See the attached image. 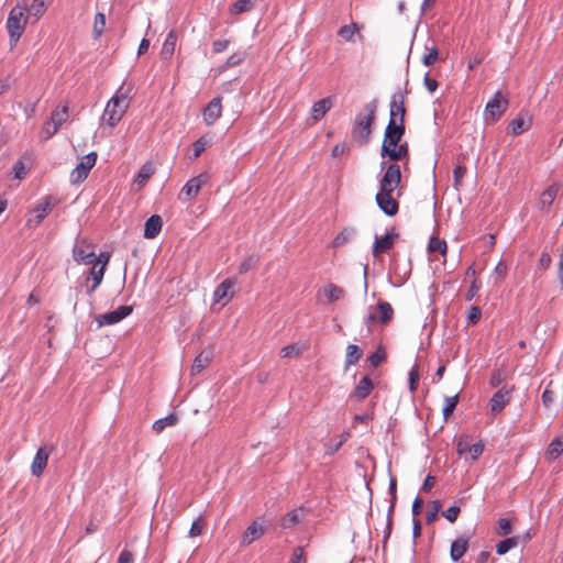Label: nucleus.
I'll use <instances>...</instances> for the list:
<instances>
[{
  "mask_svg": "<svg viewBox=\"0 0 563 563\" xmlns=\"http://www.w3.org/2000/svg\"><path fill=\"white\" fill-rule=\"evenodd\" d=\"M132 85L122 84L114 96L108 101L102 120L111 128H114L123 118L130 106V93Z\"/></svg>",
  "mask_w": 563,
  "mask_h": 563,
  "instance_id": "nucleus-1",
  "label": "nucleus"
},
{
  "mask_svg": "<svg viewBox=\"0 0 563 563\" xmlns=\"http://www.w3.org/2000/svg\"><path fill=\"white\" fill-rule=\"evenodd\" d=\"M364 113L356 114L352 124V137L361 145L369 142L372 128L376 119L377 100L374 99L364 106Z\"/></svg>",
  "mask_w": 563,
  "mask_h": 563,
  "instance_id": "nucleus-2",
  "label": "nucleus"
},
{
  "mask_svg": "<svg viewBox=\"0 0 563 563\" xmlns=\"http://www.w3.org/2000/svg\"><path fill=\"white\" fill-rule=\"evenodd\" d=\"M25 8L14 7L7 20V30L9 33L10 45L13 47L19 42L26 25V18L24 16Z\"/></svg>",
  "mask_w": 563,
  "mask_h": 563,
  "instance_id": "nucleus-3",
  "label": "nucleus"
},
{
  "mask_svg": "<svg viewBox=\"0 0 563 563\" xmlns=\"http://www.w3.org/2000/svg\"><path fill=\"white\" fill-rule=\"evenodd\" d=\"M380 169L385 170L378 181V190L395 191L401 183V170L397 163H380Z\"/></svg>",
  "mask_w": 563,
  "mask_h": 563,
  "instance_id": "nucleus-4",
  "label": "nucleus"
},
{
  "mask_svg": "<svg viewBox=\"0 0 563 563\" xmlns=\"http://www.w3.org/2000/svg\"><path fill=\"white\" fill-rule=\"evenodd\" d=\"M345 295L346 291L343 287L328 283L317 290L316 300L318 303L327 306L342 300Z\"/></svg>",
  "mask_w": 563,
  "mask_h": 563,
  "instance_id": "nucleus-5",
  "label": "nucleus"
},
{
  "mask_svg": "<svg viewBox=\"0 0 563 563\" xmlns=\"http://www.w3.org/2000/svg\"><path fill=\"white\" fill-rule=\"evenodd\" d=\"M98 155L96 152H90L82 156L79 164L70 173L71 184H81L89 175L91 168L96 165Z\"/></svg>",
  "mask_w": 563,
  "mask_h": 563,
  "instance_id": "nucleus-6",
  "label": "nucleus"
},
{
  "mask_svg": "<svg viewBox=\"0 0 563 563\" xmlns=\"http://www.w3.org/2000/svg\"><path fill=\"white\" fill-rule=\"evenodd\" d=\"M508 104V99L501 97L500 92H497L495 97L486 104L485 120L496 122L506 112Z\"/></svg>",
  "mask_w": 563,
  "mask_h": 563,
  "instance_id": "nucleus-7",
  "label": "nucleus"
},
{
  "mask_svg": "<svg viewBox=\"0 0 563 563\" xmlns=\"http://www.w3.org/2000/svg\"><path fill=\"white\" fill-rule=\"evenodd\" d=\"M210 179L208 173H201L196 177L190 178L181 188L179 199L181 201H189L196 197L203 185Z\"/></svg>",
  "mask_w": 563,
  "mask_h": 563,
  "instance_id": "nucleus-8",
  "label": "nucleus"
},
{
  "mask_svg": "<svg viewBox=\"0 0 563 563\" xmlns=\"http://www.w3.org/2000/svg\"><path fill=\"white\" fill-rule=\"evenodd\" d=\"M405 124L389 120L385 129V135L380 150H384L385 147L390 148L397 146L400 143L402 136L405 135Z\"/></svg>",
  "mask_w": 563,
  "mask_h": 563,
  "instance_id": "nucleus-9",
  "label": "nucleus"
},
{
  "mask_svg": "<svg viewBox=\"0 0 563 563\" xmlns=\"http://www.w3.org/2000/svg\"><path fill=\"white\" fill-rule=\"evenodd\" d=\"M73 257L78 263L91 264L95 261V246L86 239H77L73 249Z\"/></svg>",
  "mask_w": 563,
  "mask_h": 563,
  "instance_id": "nucleus-10",
  "label": "nucleus"
},
{
  "mask_svg": "<svg viewBox=\"0 0 563 563\" xmlns=\"http://www.w3.org/2000/svg\"><path fill=\"white\" fill-rule=\"evenodd\" d=\"M53 450L54 446L48 444L38 448L31 464V473L33 476L40 477L44 473Z\"/></svg>",
  "mask_w": 563,
  "mask_h": 563,
  "instance_id": "nucleus-11",
  "label": "nucleus"
},
{
  "mask_svg": "<svg viewBox=\"0 0 563 563\" xmlns=\"http://www.w3.org/2000/svg\"><path fill=\"white\" fill-rule=\"evenodd\" d=\"M405 93L401 90H398L393 95L389 103V120L405 124Z\"/></svg>",
  "mask_w": 563,
  "mask_h": 563,
  "instance_id": "nucleus-12",
  "label": "nucleus"
},
{
  "mask_svg": "<svg viewBox=\"0 0 563 563\" xmlns=\"http://www.w3.org/2000/svg\"><path fill=\"white\" fill-rule=\"evenodd\" d=\"M394 191L378 190L375 200L379 209L388 217H394L398 213L399 203L393 197Z\"/></svg>",
  "mask_w": 563,
  "mask_h": 563,
  "instance_id": "nucleus-13",
  "label": "nucleus"
},
{
  "mask_svg": "<svg viewBox=\"0 0 563 563\" xmlns=\"http://www.w3.org/2000/svg\"><path fill=\"white\" fill-rule=\"evenodd\" d=\"M58 203L59 200L57 198L53 196H46L44 200L33 209L35 217L34 219H29L27 223L31 224L34 222V227H37L42 223L47 213L51 212Z\"/></svg>",
  "mask_w": 563,
  "mask_h": 563,
  "instance_id": "nucleus-14",
  "label": "nucleus"
},
{
  "mask_svg": "<svg viewBox=\"0 0 563 563\" xmlns=\"http://www.w3.org/2000/svg\"><path fill=\"white\" fill-rule=\"evenodd\" d=\"M380 156L383 158L388 157L391 163H397L399 161H405V165L409 162V145L407 142L399 143L395 147L380 150Z\"/></svg>",
  "mask_w": 563,
  "mask_h": 563,
  "instance_id": "nucleus-15",
  "label": "nucleus"
},
{
  "mask_svg": "<svg viewBox=\"0 0 563 563\" xmlns=\"http://www.w3.org/2000/svg\"><path fill=\"white\" fill-rule=\"evenodd\" d=\"M397 238L398 233L395 232V228L387 232L383 238L376 235L372 249L373 255L377 256L382 253L388 252L394 246Z\"/></svg>",
  "mask_w": 563,
  "mask_h": 563,
  "instance_id": "nucleus-16",
  "label": "nucleus"
},
{
  "mask_svg": "<svg viewBox=\"0 0 563 563\" xmlns=\"http://www.w3.org/2000/svg\"><path fill=\"white\" fill-rule=\"evenodd\" d=\"M222 114V99L221 97H214L205 107L202 115L203 121L207 125H212Z\"/></svg>",
  "mask_w": 563,
  "mask_h": 563,
  "instance_id": "nucleus-17",
  "label": "nucleus"
},
{
  "mask_svg": "<svg viewBox=\"0 0 563 563\" xmlns=\"http://www.w3.org/2000/svg\"><path fill=\"white\" fill-rule=\"evenodd\" d=\"M234 282L232 279H224L214 290L213 299L216 303L224 306L234 295Z\"/></svg>",
  "mask_w": 563,
  "mask_h": 563,
  "instance_id": "nucleus-18",
  "label": "nucleus"
},
{
  "mask_svg": "<svg viewBox=\"0 0 563 563\" xmlns=\"http://www.w3.org/2000/svg\"><path fill=\"white\" fill-rule=\"evenodd\" d=\"M510 389L501 388L493 395L489 401V409L493 415L499 413L504 410L510 400Z\"/></svg>",
  "mask_w": 563,
  "mask_h": 563,
  "instance_id": "nucleus-19",
  "label": "nucleus"
},
{
  "mask_svg": "<svg viewBox=\"0 0 563 563\" xmlns=\"http://www.w3.org/2000/svg\"><path fill=\"white\" fill-rule=\"evenodd\" d=\"M373 388V380L368 376H364L350 394V398L362 401L372 393Z\"/></svg>",
  "mask_w": 563,
  "mask_h": 563,
  "instance_id": "nucleus-20",
  "label": "nucleus"
},
{
  "mask_svg": "<svg viewBox=\"0 0 563 563\" xmlns=\"http://www.w3.org/2000/svg\"><path fill=\"white\" fill-rule=\"evenodd\" d=\"M91 264L92 266L89 271V276L87 277V289L89 292L95 291L101 284L106 271L104 264L100 265L97 264V262Z\"/></svg>",
  "mask_w": 563,
  "mask_h": 563,
  "instance_id": "nucleus-21",
  "label": "nucleus"
},
{
  "mask_svg": "<svg viewBox=\"0 0 563 563\" xmlns=\"http://www.w3.org/2000/svg\"><path fill=\"white\" fill-rule=\"evenodd\" d=\"M213 358V351L211 349L202 350L194 360L191 366V375L200 374L205 368H207Z\"/></svg>",
  "mask_w": 563,
  "mask_h": 563,
  "instance_id": "nucleus-22",
  "label": "nucleus"
},
{
  "mask_svg": "<svg viewBox=\"0 0 563 563\" xmlns=\"http://www.w3.org/2000/svg\"><path fill=\"white\" fill-rule=\"evenodd\" d=\"M162 227H163V220H162L161 216H158V214L151 216L144 224V233H143L144 238L145 239L156 238L159 234Z\"/></svg>",
  "mask_w": 563,
  "mask_h": 563,
  "instance_id": "nucleus-23",
  "label": "nucleus"
},
{
  "mask_svg": "<svg viewBox=\"0 0 563 563\" xmlns=\"http://www.w3.org/2000/svg\"><path fill=\"white\" fill-rule=\"evenodd\" d=\"M559 189L560 187L558 184H552L542 191L538 203L541 210L548 211L551 208L554 199L558 196Z\"/></svg>",
  "mask_w": 563,
  "mask_h": 563,
  "instance_id": "nucleus-24",
  "label": "nucleus"
},
{
  "mask_svg": "<svg viewBox=\"0 0 563 563\" xmlns=\"http://www.w3.org/2000/svg\"><path fill=\"white\" fill-rule=\"evenodd\" d=\"M264 532V527L257 521H253L243 532L242 543L249 545L255 540L260 539Z\"/></svg>",
  "mask_w": 563,
  "mask_h": 563,
  "instance_id": "nucleus-25",
  "label": "nucleus"
},
{
  "mask_svg": "<svg viewBox=\"0 0 563 563\" xmlns=\"http://www.w3.org/2000/svg\"><path fill=\"white\" fill-rule=\"evenodd\" d=\"M439 60V49L433 40H428L424 44V54L422 56V64L424 66H432Z\"/></svg>",
  "mask_w": 563,
  "mask_h": 563,
  "instance_id": "nucleus-26",
  "label": "nucleus"
},
{
  "mask_svg": "<svg viewBox=\"0 0 563 563\" xmlns=\"http://www.w3.org/2000/svg\"><path fill=\"white\" fill-rule=\"evenodd\" d=\"M468 538L460 537L451 544L450 556L453 561H459L467 551Z\"/></svg>",
  "mask_w": 563,
  "mask_h": 563,
  "instance_id": "nucleus-27",
  "label": "nucleus"
},
{
  "mask_svg": "<svg viewBox=\"0 0 563 563\" xmlns=\"http://www.w3.org/2000/svg\"><path fill=\"white\" fill-rule=\"evenodd\" d=\"M69 117V107L67 103H59L55 110L52 111L49 120L56 125L58 129L62 126L64 122L67 121Z\"/></svg>",
  "mask_w": 563,
  "mask_h": 563,
  "instance_id": "nucleus-28",
  "label": "nucleus"
},
{
  "mask_svg": "<svg viewBox=\"0 0 563 563\" xmlns=\"http://www.w3.org/2000/svg\"><path fill=\"white\" fill-rule=\"evenodd\" d=\"M176 42H177L176 32L174 30H172L168 32V34L165 38V42L163 44L162 51H161V56L163 59L167 60L173 57L175 47H176Z\"/></svg>",
  "mask_w": 563,
  "mask_h": 563,
  "instance_id": "nucleus-29",
  "label": "nucleus"
},
{
  "mask_svg": "<svg viewBox=\"0 0 563 563\" xmlns=\"http://www.w3.org/2000/svg\"><path fill=\"white\" fill-rule=\"evenodd\" d=\"M563 453V434L554 438L545 451L548 461L556 460Z\"/></svg>",
  "mask_w": 563,
  "mask_h": 563,
  "instance_id": "nucleus-30",
  "label": "nucleus"
},
{
  "mask_svg": "<svg viewBox=\"0 0 563 563\" xmlns=\"http://www.w3.org/2000/svg\"><path fill=\"white\" fill-rule=\"evenodd\" d=\"M332 99L331 97L323 98L312 106V118L314 121H319L324 114L331 109Z\"/></svg>",
  "mask_w": 563,
  "mask_h": 563,
  "instance_id": "nucleus-31",
  "label": "nucleus"
},
{
  "mask_svg": "<svg viewBox=\"0 0 563 563\" xmlns=\"http://www.w3.org/2000/svg\"><path fill=\"white\" fill-rule=\"evenodd\" d=\"M394 309L387 301L379 300L376 306L371 307L367 317H393Z\"/></svg>",
  "mask_w": 563,
  "mask_h": 563,
  "instance_id": "nucleus-32",
  "label": "nucleus"
},
{
  "mask_svg": "<svg viewBox=\"0 0 563 563\" xmlns=\"http://www.w3.org/2000/svg\"><path fill=\"white\" fill-rule=\"evenodd\" d=\"M530 125H531V120H525L523 118L518 117L510 121V123L508 125V132L511 135L517 136V135L528 131Z\"/></svg>",
  "mask_w": 563,
  "mask_h": 563,
  "instance_id": "nucleus-33",
  "label": "nucleus"
},
{
  "mask_svg": "<svg viewBox=\"0 0 563 563\" xmlns=\"http://www.w3.org/2000/svg\"><path fill=\"white\" fill-rule=\"evenodd\" d=\"M302 519V509H295L286 514L280 519V526L284 529H290L297 526Z\"/></svg>",
  "mask_w": 563,
  "mask_h": 563,
  "instance_id": "nucleus-34",
  "label": "nucleus"
},
{
  "mask_svg": "<svg viewBox=\"0 0 563 563\" xmlns=\"http://www.w3.org/2000/svg\"><path fill=\"white\" fill-rule=\"evenodd\" d=\"M178 422V417L177 415L175 413H169L168 416H166L165 418H162V419H158L156 420L153 426H152V429L154 430V432H156L157 434L161 433L166 427H173L175 426L176 423Z\"/></svg>",
  "mask_w": 563,
  "mask_h": 563,
  "instance_id": "nucleus-35",
  "label": "nucleus"
},
{
  "mask_svg": "<svg viewBox=\"0 0 563 563\" xmlns=\"http://www.w3.org/2000/svg\"><path fill=\"white\" fill-rule=\"evenodd\" d=\"M362 357V350L355 344L346 346L345 367L354 365Z\"/></svg>",
  "mask_w": 563,
  "mask_h": 563,
  "instance_id": "nucleus-36",
  "label": "nucleus"
},
{
  "mask_svg": "<svg viewBox=\"0 0 563 563\" xmlns=\"http://www.w3.org/2000/svg\"><path fill=\"white\" fill-rule=\"evenodd\" d=\"M519 537H511V538H507L503 541H500L497 545H496V552L498 555H504L506 554L509 550L518 547L519 544Z\"/></svg>",
  "mask_w": 563,
  "mask_h": 563,
  "instance_id": "nucleus-37",
  "label": "nucleus"
},
{
  "mask_svg": "<svg viewBox=\"0 0 563 563\" xmlns=\"http://www.w3.org/2000/svg\"><path fill=\"white\" fill-rule=\"evenodd\" d=\"M47 9L45 0H33L30 8L27 9L29 16H34L37 20L42 16Z\"/></svg>",
  "mask_w": 563,
  "mask_h": 563,
  "instance_id": "nucleus-38",
  "label": "nucleus"
},
{
  "mask_svg": "<svg viewBox=\"0 0 563 563\" xmlns=\"http://www.w3.org/2000/svg\"><path fill=\"white\" fill-rule=\"evenodd\" d=\"M356 32H360V26L356 23L345 24L339 29V36L346 42L353 41V36Z\"/></svg>",
  "mask_w": 563,
  "mask_h": 563,
  "instance_id": "nucleus-39",
  "label": "nucleus"
},
{
  "mask_svg": "<svg viewBox=\"0 0 563 563\" xmlns=\"http://www.w3.org/2000/svg\"><path fill=\"white\" fill-rule=\"evenodd\" d=\"M448 250L446 242L444 240H440L437 236H432L428 244V251L430 253L439 252L442 255H445Z\"/></svg>",
  "mask_w": 563,
  "mask_h": 563,
  "instance_id": "nucleus-40",
  "label": "nucleus"
},
{
  "mask_svg": "<svg viewBox=\"0 0 563 563\" xmlns=\"http://www.w3.org/2000/svg\"><path fill=\"white\" fill-rule=\"evenodd\" d=\"M252 8V0H238L231 5L230 12L231 14L236 15L250 11Z\"/></svg>",
  "mask_w": 563,
  "mask_h": 563,
  "instance_id": "nucleus-41",
  "label": "nucleus"
},
{
  "mask_svg": "<svg viewBox=\"0 0 563 563\" xmlns=\"http://www.w3.org/2000/svg\"><path fill=\"white\" fill-rule=\"evenodd\" d=\"M459 402V395H454L452 397H446L445 400H444V406H443V409H442V413H443V417L445 420H448L453 411L455 410L456 408V405Z\"/></svg>",
  "mask_w": 563,
  "mask_h": 563,
  "instance_id": "nucleus-42",
  "label": "nucleus"
},
{
  "mask_svg": "<svg viewBox=\"0 0 563 563\" xmlns=\"http://www.w3.org/2000/svg\"><path fill=\"white\" fill-rule=\"evenodd\" d=\"M133 312V307L129 305L119 306L112 311H108L97 317H129Z\"/></svg>",
  "mask_w": 563,
  "mask_h": 563,
  "instance_id": "nucleus-43",
  "label": "nucleus"
},
{
  "mask_svg": "<svg viewBox=\"0 0 563 563\" xmlns=\"http://www.w3.org/2000/svg\"><path fill=\"white\" fill-rule=\"evenodd\" d=\"M207 526V522L202 516H199L192 523L189 529V537H199L202 534L205 528Z\"/></svg>",
  "mask_w": 563,
  "mask_h": 563,
  "instance_id": "nucleus-44",
  "label": "nucleus"
},
{
  "mask_svg": "<svg viewBox=\"0 0 563 563\" xmlns=\"http://www.w3.org/2000/svg\"><path fill=\"white\" fill-rule=\"evenodd\" d=\"M353 235V231L352 230H347V229H344L343 231H341L332 241V247H339V246H342L344 245L345 243L349 242V240L351 239V236Z\"/></svg>",
  "mask_w": 563,
  "mask_h": 563,
  "instance_id": "nucleus-45",
  "label": "nucleus"
},
{
  "mask_svg": "<svg viewBox=\"0 0 563 563\" xmlns=\"http://www.w3.org/2000/svg\"><path fill=\"white\" fill-rule=\"evenodd\" d=\"M57 131H58V128L56 125H54L53 122L48 119L43 124L42 132H41V137L44 141H47L53 135H55Z\"/></svg>",
  "mask_w": 563,
  "mask_h": 563,
  "instance_id": "nucleus-46",
  "label": "nucleus"
},
{
  "mask_svg": "<svg viewBox=\"0 0 563 563\" xmlns=\"http://www.w3.org/2000/svg\"><path fill=\"white\" fill-rule=\"evenodd\" d=\"M301 354V349L297 344H289L280 349V357H298Z\"/></svg>",
  "mask_w": 563,
  "mask_h": 563,
  "instance_id": "nucleus-47",
  "label": "nucleus"
},
{
  "mask_svg": "<svg viewBox=\"0 0 563 563\" xmlns=\"http://www.w3.org/2000/svg\"><path fill=\"white\" fill-rule=\"evenodd\" d=\"M465 174L466 167L464 165L459 164L453 168V185L456 189L461 187Z\"/></svg>",
  "mask_w": 563,
  "mask_h": 563,
  "instance_id": "nucleus-48",
  "label": "nucleus"
},
{
  "mask_svg": "<svg viewBox=\"0 0 563 563\" xmlns=\"http://www.w3.org/2000/svg\"><path fill=\"white\" fill-rule=\"evenodd\" d=\"M386 360V352L384 349L378 347L369 357L368 361L373 367L379 366Z\"/></svg>",
  "mask_w": 563,
  "mask_h": 563,
  "instance_id": "nucleus-49",
  "label": "nucleus"
},
{
  "mask_svg": "<svg viewBox=\"0 0 563 563\" xmlns=\"http://www.w3.org/2000/svg\"><path fill=\"white\" fill-rule=\"evenodd\" d=\"M106 25V16L103 13H97L95 16V23H93V33L96 36H100L103 32V27Z\"/></svg>",
  "mask_w": 563,
  "mask_h": 563,
  "instance_id": "nucleus-50",
  "label": "nucleus"
},
{
  "mask_svg": "<svg viewBox=\"0 0 563 563\" xmlns=\"http://www.w3.org/2000/svg\"><path fill=\"white\" fill-rule=\"evenodd\" d=\"M419 377H420V375H419L418 366L411 367V369L409 372V389L411 393H415L417 390Z\"/></svg>",
  "mask_w": 563,
  "mask_h": 563,
  "instance_id": "nucleus-51",
  "label": "nucleus"
},
{
  "mask_svg": "<svg viewBox=\"0 0 563 563\" xmlns=\"http://www.w3.org/2000/svg\"><path fill=\"white\" fill-rule=\"evenodd\" d=\"M511 521L507 518H501L498 520L497 534L498 536H507L511 532Z\"/></svg>",
  "mask_w": 563,
  "mask_h": 563,
  "instance_id": "nucleus-52",
  "label": "nucleus"
},
{
  "mask_svg": "<svg viewBox=\"0 0 563 563\" xmlns=\"http://www.w3.org/2000/svg\"><path fill=\"white\" fill-rule=\"evenodd\" d=\"M290 563H307V558L302 547H296L292 550Z\"/></svg>",
  "mask_w": 563,
  "mask_h": 563,
  "instance_id": "nucleus-53",
  "label": "nucleus"
},
{
  "mask_svg": "<svg viewBox=\"0 0 563 563\" xmlns=\"http://www.w3.org/2000/svg\"><path fill=\"white\" fill-rule=\"evenodd\" d=\"M461 512V508L459 506H451L446 510L442 512L443 517L450 521L451 523L455 522L459 515Z\"/></svg>",
  "mask_w": 563,
  "mask_h": 563,
  "instance_id": "nucleus-54",
  "label": "nucleus"
},
{
  "mask_svg": "<svg viewBox=\"0 0 563 563\" xmlns=\"http://www.w3.org/2000/svg\"><path fill=\"white\" fill-rule=\"evenodd\" d=\"M207 141L203 137L198 139L192 143V157L191 158H198L202 152L206 150Z\"/></svg>",
  "mask_w": 563,
  "mask_h": 563,
  "instance_id": "nucleus-55",
  "label": "nucleus"
},
{
  "mask_svg": "<svg viewBox=\"0 0 563 563\" xmlns=\"http://www.w3.org/2000/svg\"><path fill=\"white\" fill-rule=\"evenodd\" d=\"M257 263V260L254 256H250L245 258L240 265H239V273L244 274L255 267Z\"/></svg>",
  "mask_w": 563,
  "mask_h": 563,
  "instance_id": "nucleus-56",
  "label": "nucleus"
},
{
  "mask_svg": "<svg viewBox=\"0 0 563 563\" xmlns=\"http://www.w3.org/2000/svg\"><path fill=\"white\" fill-rule=\"evenodd\" d=\"M468 439L465 435H462L459 438L456 442V452L459 455H464L466 452H468L470 449Z\"/></svg>",
  "mask_w": 563,
  "mask_h": 563,
  "instance_id": "nucleus-57",
  "label": "nucleus"
},
{
  "mask_svg": "<svg viewBox=\"0 0 563 563\" xmlns=\"http://www.w3.org/2000/svg\"><path fill=\"white\" fill-rule=\"evenodd\" d=\"M244 57H245L244 53H233L232 55H230L228 57L224 66L227 68L236 66L243 62Z\"/></svg>",
  "mask_w": 563,
  "mask_h": 563,
  "instance_id": "nucleus-58",
  "label": "nucleus"
},
{
  "mask_svg": "<svg viewBox=\"0 0 563 563\" xmlns=\"http://www.w3.org/2000/svg\"><path fill=\"white\" fill-rule=\"evenodd\" d=\"M483 451L484 444L482 442L474 443L468 449V453L471 454V459L473 461L477 460L478 456L483 453Z\"/></svg>",
  "mask_w": 563,
  "mask_h": 563,
  "instance_id": "nucleus-59",
  "label": "nucleus"
},
{
  "mask_svg": "<svg viewBox=\"0 0 563 563\" xmlns=\"http://www.w3.org/2000/svg\"><path fill=\"white\" fill-rule=\"evenodd\" d=\"M551 383L548 385V387L544 389L542 394V402L543 406L549 408L553 401H554V393L549 388Z\"/></svg>",
  "mask_w": 563,
  "mask_h": 563,
  "instance_id": "nucleus-60",
  "label": "nucleus"
},
{
  "mask_svg": "<svg viewBox=\"0 0 563 563\" xmlns=\"http://www.w3.org/2000/svg\"><path fill=\"white\" fill-rule=\"evenodd\" d=\"M230 44L229 40H217L212 43V51L216 54L224 52Z\"/></svg>",
  "mask_w": 563,
  "mask_h": 563,
  "instance_id": "nucleus-61",
  "label": "nucleus"
},
{
  "mask_svg": "<svg viewBox=\"0 0 563 563\" xmlns=\"http://www.w3.org/2000/svg\"><path fill=\"white\" fill-rule=\"evenodd\" d=\"M423 84H424V87L428 89V91L430 92H434L437 89H438V81L434 79V78H431L429 76V73H427L424 75V78H423Z\"/></svg>",
  "mask_w": 563,
  "mask_h": 563,
  "instance_id": "nucleus-62",
  "label": "nucleus"
},
{
  "mask_svg": "<svg viewBox=\"0 0 563 563\" xmlns=\"http://www.w3.org/2000/svg\"><path fill=\"white\" fill-rule=\"evenodd\" d=\"M13 170L15 178L23 179L26 175L24 164L21 161L15 163Z\"/></svg>",
  "mask_w": 563,
  "mask_h": 563,
  "instance_id": "nucleus-63",
  "label": "nucleus"
},
{
  "mask_svg": "<svg viewBox=\"0 0 563 563\" xmlns=\"http://www.w3.org/2000/svg\"><path fill=\"white\" fill-rule=\"evenodd\" d=\"M133 562H134V556H133L132 552H130L128 550H123L118 558V563H133Z\"/></svg>",
  "mask_w": 563,
  "mask_h": 563,
  "instance_id": "nucleus-64",
  "label": "nucleus"
}]
</instances>
